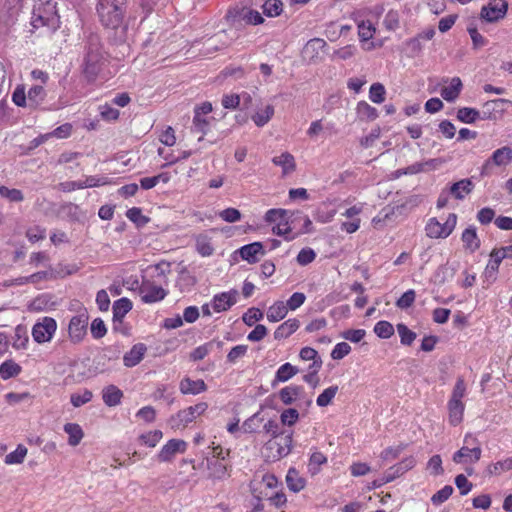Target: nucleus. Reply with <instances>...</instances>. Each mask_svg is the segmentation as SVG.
I'll list each match as a JSON object with an SVG mask.
<instances>
[{
    "instance_id": "6e6552de",
    "label": "nucleus",
    "mask_w": 512,
    "mask_h": 512,
    "mask_svg": "<svg viewBox=\"0 0 512 512\" xmlns=\"http://www.w3.org/2000/svg\"><path fill=\"white\" fill-rule=\"evenodd\" d=\"M89 316L86 311L74 315L68 324V337L73 344H79L87 335Z\"/></svg>"
},
{
    "instance_id": "f03ea898",
    "label": "nucleus",
    "mask_w": 512,
    "mask_h": 512,
    "mask_svg": "<svg viewBox=\"0 0 512 512\" xmlns=\"http://www.w3.org/2000/svg\"><path fill=\"white\" fill-rule=\"evenodd\" d=\"M30 23L34 29L46 27L50 30H56L59 27L56 2L52 0H34Z\"/></svg>"
},
{
    "instance_id": "5701e85b",
    "label": "nucleus",
    "mask_w": 512,
    "mask_h": 512,
    "mask_svg": "<svg viewBox=\"0 0 512 512\" xmlns=\"http://www.w3.org/2000/svg\"><path fill=\"white\" fill-rule=\"evenodd\" d=\"M287 487L293 492H300L305 488L306 480L295 468H290L286 475Z\"/></svg>"
},
{
    "instance_id": "680f3d73",
    "label": "nucleus",
    "mask_w": 512,
    "mask_h": 512,
    "mask_svg": "<svg viewBox=\"0 0 512 512\" xmlns=\"http://www.w3.org/2000/svg\"><path fill=\"white\" fill-rule=\"evenodd\" d=\"M107 333V329L104 321L101 318H96L91 323V334L95 339L104 337Z\"/></svg>"
},
{
    "instance_id": "c9c22d12",
    "label": "nucleus",
    "mask_w": 512,
    "mask_h": 512,
    "mask_svg": "<svg viewBox=\"0 0 512 512\" xmlns=\"http://www.w3.org/2000/svg\"><path fill=\"white\" fill-rule=\"evenodd\" d=\"M132 309V302L128 298H120L113 304L114 320H122L124 316Z\"/></svg>"
},
{
    "instance_id": "2f4dec72",
    "label": "nucleus",
    "mask_w": 512,
    "mask_h": 512,
    "mask_svg": "<svg viewBox=\"0 0 512 512\" xmlns=\"http://www.w3.org/2000/svg\"><path fill=\"white\" fill-rule=\"evenodd\" d=\"M64 431L68 434V444L70 446H77L84 436L81 426L77 423H66Z\"/></svg>"
},
{
    "instance_id": "864d4df0",
    "label": "nucleus",
    "mask_w": 512,
    "mask_h": 512,
    "mask_svg": "<svg viewBox=\"0 0 512 512\" xmlns=\"http://www.w3.org/2000/svg\"><path fill=\"white\" fill-rule=\"evenodd\" d=\"M93 394L90 390H84L82 393H74L70 397L71 404L74 407H80L91 401Z\"/></svg>"
},
{
    "instance_id": "72a5a7b5",
    "label": "nucleus",
    "mask_w": 512,
    "mask_h": 512,
    "mask_svg": "<svg viewBox=\"0 0 512 512\" xmlns=\"http://www.w3.org/2000/svg\"><path fill=\"white\" fill-rule=\"evenodd\" d=\"M448 410H449V422L453 426L460 424L463 420L464 413V404L463 402H448Z\"/></svg>"
},
{
    "instance_id": "09e8293b",
    "label": "nucleus",
    "mask_w": 512,
    "mask_h": 512,
    "mask_svg": "<svg viewBox=\"0 0 512 512\" xmlns=\"http://www.w3.org/2000/svg\"><path fill=\"white\" fill-rule=\"evenodd\" d=\"M397 332L400 336L401 344L410 346L416 339V333L410 330L405 324H397Z\"/></svg>"
},
{
    "instance_id": "6e6d98bb",
    "label": "nucleus",
    "mask_w": 512,
    "mask_h": 512,
    "mask_svg": "<svg viewBox=\"0 0 512 512\" xmlns=\"http://www.w3.org/2000/svg\"><path fill=\"white\" fill-rule=\"evenodd\" d=\"M466 392V385L464 379L459 377L455 383V386L452 391V395L449 401L462 402V398L464 397Z\"/></svg>"
},
{
    "instance_id": "338daca9",
    "label": "nucleus",
    "mask_w": 512,
    "mask_h": 512,
    "mask_svg": "<svg viewBox=\"0 0 512 512\" xmlns=\"http://www.w3.org/2000/svg\"><path fill=\"white\" fill-rule=\"evenodd\" d=\"M306 300V296L302 292H295L293 293L290 298L287 300V303L285 304L287 306L288 310H296L301 305L304 304Z\"/></svg>"
},
{
    "instance_id": "aec40b11",
    "label": "nucleus",
    "mask_w": 512,
    "mask_h": 512,
    "mask_svg": "<svg viewBox=\"0 0 512 512\" xmlns=\"http://www.w3.org/2000/svg\"><path fill=\"white\" fill-rule=\"evenodd\" d=\"M147 348L144 344H135L130 351L125 353L123 363L126 367H134L141 362Z\"/></svg>"
},
{
    "instance_id": "4c0bfd02",
    "label": "nucleus",
    "mask_w": 512,
    "mask_h": 512,
    "mask_svg": "<svg viewBox=\"0 0 512 512\" xmlns=\"http://www.w3.org/2000/svg\"><path fill=\"white\" fill-rule=\"evenodd\" d=\"M21 372V366L15 363L13 360H7L0 365V376L6 380L19 375Z\"/></svg>"
},
{
    "instance_id": "a18cd8bd",
    "label": "nucleus",
    "mask_w": 512,
    "mask_h": 512,
    "mask_svg": "<svg viewBox=\"0 0 512 512\" xmlns=\"http://www.w3.org/2000/svg\"><path fill=\"white\" fill-rule=\"evenodd\" d=\"M358 117L366 120H374L377 118V110L365 101H360L356 108Z\"/></svg>"
},
{
    "instance_id": "5fc2aeb1",
    "label": "nucleus",
    "mask_w": 512,
    "mask_h": 512,
    "mask_svg": "<svg viewBox=\"0 0 512 512\" xmlns=\"http://www.w3.org/2000/svg\"><path fill=\"white\" fill-rule=\"evenodd\" d=\"M453 487L450 485L444 486L442 489H440L438 492H436L432 498L431 501L434 505H440L452 495L453 493Z\"/></svg>"
},
{
    "instance_id": "9b49d317",
    "label": "nucleus",
    "mask_w": 512,
    "mask_h": 512,
    "mask_svg": "<svg viewBox=\"0 0 512 512\" xmlns=\"http://www.w3.org/2000/svg\"><path fill=\"white\" fill-rule=\"evenodd\" d=\"M512 161V148L501 147L493 152L491 157L482 166V174H491L493 166H506Z\"/></svg>"
},
{
    "instance_id": "0e129e2a",
    "label": "nucleus",
    "mask_w": 512,
    "mask_h": 512,
    "mask_svg": "<svg viewBox=\"0 0 512 512\" xmlns=\"http://www.w3.org/2000/svg\"><path fill=\"white\" fill-rule=\"evenodd\" d=\"M375 32L371 22H362L358 25V35L362 41L370 40Z\"/></svg>"
},
{
    "instance_id": "b1692460",
    "label": "nucleus",
    "mask_w": 512,
    "mask_h": 512,
    "mask_svg": "<svg viewBox=\"0 0 512 512\" xmlns=\"http://www.w3.org/2000/svg\"><path fill=\"white\" fill-rule=\"evenodd\" d=\"M462 86L461 79L459 77H454L451 79L449 86L442 88L441 96L446 101L453 102L458 98L462 90Z\"/></svg>"
},
{
    "instance_id": "58836bf2",
    "label": "nucleus",
    "mask_w": 512,
    "mask_h": 512,
    "mask_svg": "<svg viewBox=\"0 0 512 512\" xmlns=\"http://www.w3.org/2000/svg\"><path fill=\"white\" fill-rule=\"evenodd\" d=\"M297 373V367L291 365L290 363H285L278 368L274 382H286Z\"/></svg>"
},
{
    "instance_id": "3c124183",
    "label": "nucleus",
    "mask_w": 512,
    "mask_h": 512,
    "mask_svg": "<svg viewBox=\"0 0 512 512\" xmlns=\"http://www.w3.org/2000/svg\"><path fill=\"white\" fill-rule=\"evenodd\" d=\"M26 455L27 448L23 445H18L16 450L6 455L5 462L7 464H20L24 461Z\"/></svg>"
},
{
    "instance_id": "de8ad7c7",
    "label": "nucleus",
    "mask_w": 512,
    "mask_h": 512,
    "mask_svg": "<svg viewBox=\"0 0 512 512\" xmlns=\"http://www.w3.org/2000/svg\"><path fill=\"white\" fill-rule=\"evenodd\" d=\"M374 333L382 339H388L394 334V327L388 321H379L374 326Z\"/></svg>"
},
{
    "instance_id": "c756f323",
    "label": "nucleus",
    "mask_w": 512,
    "mask_h": 512,
    "mask_svg": "<svg viewBox=\"0 0 512 512\" xmlns=\"http://www.w3.org/2000/svg\"><path fill=\"white\" fill-rule=\"evenodd\" d=\"M326 463H327V457L322 452L315 449L311 453L310 458H309V462L307 465L308 472L312 476H315L320 472L321 466Z\"/></svg>"
},
{
    "instance_id": "052dcab7",
    "label": "nucleus",
    "mask_w": 512,
    "mask_h": 512,
    "mask_svg": "<svg viewBox=\"0 0 512 512\" xmlns=\"http://www.w3.org/2000/svg\"><path fill=\"white\" fill-rule=\"evenodd\" d=\"M316 258V253L311 248H303L297 255V262L301 266H306L313 262Z\"/></svg>"
},
{
    "instance_id": "c85d7f7f",
    "label": "nucleus",
    "mask_w": 512,
    "mask_h": 512,
    "mask_svg": "<svg viewBox=\"0 0 512 512\" xmlns=\"http://www.w3.org/2000/svg\"><path fill=\"white\" fill-rule=\"evenodd\" d=\"M508 254H505L503 251H497V249L492 250L486 269H485V275L487 277H493L495 276L496 272L499 269L500 263L504 258L507 257Z\"/></svg>"
},
{
    "instance_id": "0eeeda50",
    "label": "nucleus",
    "mask_w": 512,
    "mask_h": 512,
    "mask_svg": "<svg viewBox=\"0 0 512 512\" xmlns=\"http://www.w3.org/2000/svg\"><path fill=\"white\" fill-rule=\"evenodd\" d=\"M457 222V215L450 213L445 223H440L436 218H430L425 226L426 236L429 238H446L454 230Z\"/></svg>"
},
{
    "instance_id": "37998d69",
    "label": "nucleus",
    "mask_w": 512,
    "mask_h": 512,
    "mask_svg": "<svg viewBox=\"0 0 512 512\" xmlns=\"http://www.w3.org/2000/svg\"><path fill=\"white\" fill-rule=\"evenodd\" d=\"M262 9L267 17H276L283 11V3L281 0H266L262 5Z\"/></svg>"
},
{
    "instance_id": "1a4fd4ad",
    "label": "nucleus",
    "mask_w": 512,
    "mask_h": 512,
    "mask_svg": "<svg viewBox=\"0 0 512 512\" xmlns=\"http://www.w3.org/2000/svg\"><path fill=\"white\" fill-rule=\"evenodd\" d=\"M292 433H281L278 438L270 439L265 445V450L270 451L267 457L282 458L287 456L292 448Z\"/></svg>"
},
{
    "instance_id": "e2e57ef3",
    "label": "nucleus",
    "mask_w": 512,
    "mask_h": 512,
    "mask_svg": "<svg viewBox=\"0 0 512 512\" xmlns=\"http://www.w3.org/2000/svg\"><path fill=\"white\" fill-rule=\"evenodd\" d=\"M298 418H299V413L294 408H289V409L284 410L280 416L281 423L283 425H288V426L294 425L297 422Z\"/></svg>"
},
{
    "instance_id": "c03bdc74",
    "label": "nucleus",
    "mask_w": 512,
    "mask_h": 512,
    "mask_svg": "<svg viewBox=\"0 0 512 512\" xmlns=\"http://www.w3.org/2000/svg\"><path fill=\"white\" fill-rule=\"evenodd\" d=\"M480 117V112L475 108L463 107L457 111V119L463 123H474Z\"/></svg>"
},
{
    "instance_id": "f704fd0d",
    "label": "nucleus",
    "mask_w": 512,
    "mask_h": 512,
    "mask_svg": "<svg viewBox=\"0 0 512 512\" xmlns=\"http://www.w3.org/2000/svg\"><path fill=\"white\" fill-rule=\"evenodd\" d=\"M302 392L300 386H286L279 391V398L285 405H291Z\"/></svg>"
},
{
    "instance_id": "e433bc0d",
    "label": "nucleus",
    "mask_w": 512,
    "mask_h": 512,
    "mask_svg": "<svg viewBox=\"0 0 512 512\" xmlns=\"http://www.w3.org/2000/svg\"><path fill=\"white\" fill-rule=\"evenodd\" d=\"M300 358L304 361L312 360L313 363L309 366V369H320L322 366V360L318 356V352L311 347H304L300 350Z\"/></svg>"
},
{
    "instance_id": "7ed1b4c3",
    "label": "nucleus",
    "mask_w": 512,
    "mask_h": 512,
    "mask_svg": "<svg viewBox=\"0 0 512 512\" xmlns=\"http://www.w3.org/2000/svg\"><path fill=\"white\" fill-rule=\"evenodd\" d=\"M127 0H98L97 13L103 26L117 29L123 22Z\"/></svg>"
},
{
    "instance_id": "69168bd1",
    "label": "nucleus",
    "mask_w": 512,
    "mask_h": 512,
    "mask_svg": "<svg viewBox=\"0 0 512 512\" xmlns=\"http://www.w3.org/2000/svg\"><path fill=\"white\" fill-rule=\"evenodd\" d=\"M467 31L471 37L474 49H479L487 44V40L478 32L476 27L469 26Z\"/></svg>"
},
{
    "instance_id": "f8f14e48",
    "label": "nucleus",
    "mask_w": 512,
    "mask_h": 512,
    "mask_svg": "<svg viewBox=\"0 0 512 512\" xmlns=\"http://www.w3.org/2000/svg\"><path fill=\"white\" fill-rule=\"evenodd\" d=\"M508 4L505 0H493L481 9V18L487 22H495L504 18Z\"/></svg>"
},
{
    "instance_id": "ddd939ff",
    "label": "nucleus",
    "mask_w": 512,
    "mask_h": 512,
    "mask_svg": "<svg viewBox=\"0 0 512 512\" xmlns=\"http://www.w3.org/2000/svg\"><path fill=\"white\" fill-rule=\"evenodd\" d=\"M139 295L144 303H155L161 301L167 295L165 289L152 283H143L139 288Z\"/></svg>"
},
{
    "instance_id": "20e7f679",
    "label": "nucleus",
    "mask_w": 512,
    "mask_h": 512,
    "mask_svg": "<svg viewBox=\"0 0 512 512\" xmlns=\"http://www.w3.org/2000/svg\"><path fill=\"white\" fill-rule=\"evenodd\" d=\"M46 98V91L40 85L32 86L28 92H25L24 86H17L12 94V100L19 107H28L36 109L43 104Z\"/></svg>"
},
{
    "instance_id": "4d7b16f0",
    "label": "nucleus",
    "mask_w": 512,
    "mask_h": 512,
    "mask_svg": "<svg viewBox=\"0 0 512 512\" xmlns=\"http://www.w3.org/2000/svg\"><path fill=\"white\" fill-rule=\"evenodd\" d=\"M415 297V291L410 289L403 293V295L396 301V306L400 309H407L413 305Z\"/></svg>"
},
{
    "instance_id": "473e14b6",
    "label": "nucleus",
    "mask_w": 512,
    "mask_h": 512,
    "mask_svg": "<svg viewBox=\"0 0 512 512\" xmlns=\"http://www.w3.org/2000/svg\"><path fill=\"white\" fill-rule=\"evenodd\" d=\"M288 313L287 306L283 301H277L269 307L267 311V319L270 322H278L285 318Z\"/></svg>"
},
{
    "instance_id": "603ef678",
    "label": "nucleus",
    "mask_w": 512,
    "mask_h": 512,
    "mask_svg": "<svg viewBox=\"0 0 512 512\" xmlns=\"http://www.w3.org/2000/svg\"><path fill=\"white\" fill-rule=\"evenodd\" d=\"M385 88L381 83H374L369 90L370 100L374 103L380 104L385 100Z\"/></svg>"
},
{
    "instance_id": "7c9ffc66",
    "label": "nucleus",
    "mask_w": 512,
    "mask_h": 512,
    "mask_svg": "<svg viewBox=\"0 0 512 512\" xmlns=\"http://www.w3.org/2000/svg\"><path fill=\"white\" fill-rule=\"evenodd\" d=\"M464 247L470 252H475L480 247V240L474 227H468L462 233L461 237Z\"/></svg>"
},
{
    "instance_id": "39448f33",
    "label": "nucleus",
    "mask_w": 512,
    "mask_h": 512,
    "mask_svg": "<svg viewBox=\"0 0 512 512\" xmlns=\"http://www.w3.org/2000/svg\"><path fill=\"white\" fill-rule=\"evenodd\" d=\"M226 19L235 29H240L243 24L258 25L264 22V18L257 10L243 5H236L229 9Z\"/></svg>"
},
{
    "instance_id": "bb28decb",
    "label": "nucleus",
    "mask_w": 512,
    "mask_h": 512,
    "mask_svg": "<svg viewBox=\"0 0 512 512\" xmlns=\"http://www.w3.org/2000/svg\"><path fill=\"white\" fill-rule=\"evenodd\" d=\"M209 478L222 480L229 477V470L226 464L219 460H207Z\"/></svg>"
},
{
    "instance_id": "393cba45",
    "label": "nucleus",
    "mask_w": 512,
    "mask_h": 512,
    "mask_svg": "<svg viewBox=\"0 0 512 512\" xmlns=\"http://www.w3.org/2000/svg\"><path fill=\"white\" fill-rule=\"evenodd\" d=\"M272 162L274 165L282 168L284 175H287L296 169L294 156L289 152H284L280 156H275L272 159Z\"/></svg>"
},
{
    "instance_id": "8fccbe9b",
    "label": "nucleus",
    "mask_w": 512,
    "mask_h": 512,
    "mask_svg": "<svg viewBox=\"0 0 512 512\" xmlns=\"http://www.w3.org/2000/svg\"><path fill=\"white\" fill-rule=\"evenodd\" d=\"M338 392V386H330L326 388L318 397L316 400V403L320 407H326L328 406L332 399L335 397V395Z\"/></svg>"
},
{
    "instance_id": "4be33fe9",
    "label": "nucleus",
    "mask_w": 512,
    "mask_h": 512,
    "mask_svg": "<svg viewBox=\"0 0 512 512\" xmlns=\"http://www.w3.org/2000/svg\"><path fill=\"white\" fill-rule=\"evenodd\" d=\"M122 397L123 392L115 385H109L102 391V399L104 403L109 407L119 405Z\"/></svg>"
},
{
    "instance_id": "dca6fc26",
    "label": "nucleus",
    "mask_w": 512,
    "mask_h": 512,
    "mask_svg": "<svg viewBox=\"0 0 512 512\" xmlns=\"http://www.w3.org/2000/svg\"><path fill=\"white\" fill-rule=\"evenodd\" d=\"M186 442L179 439H171L165 444L158 454V458L162 462L170 461L176 453H183L186 450Z\"/></svg>"
},
{
    "instance_id": "2eb2a0df",
    "label": "nucleus",
    "mask_w": 512,
    "mask_h": 512,
    "mask_svg": "<svg viewBox=\"0 0 512 512\" xmlns=\"http://www.w3.org/2000/svg\"><path fill=\"white\" fill-rule=\"evenodd\" d=\"M240 257L250 264H255L259 261V255L265 254L263 244L261 242H253L242 246L238 249Z\"/></svg>"
},
{
    "instance_id": "13d9d810",
    "label": "nucleus",
    "mask_w": 512,
    "mask_h": 512,
    "mask_svg": "<svg viewBox=\"0 0 512 512\" xmlns=\"http://www.w3.org/2000/svg\"><path fill=\"white\" fill-rule=\"evenodd\" d=\"M263 312L258 308H250L244 315H243V322L248 325L252 326L257 321H260L263 318Z\"/></svg>"
},
{
    "instance_id": "79ce46f5",
    "label": "nucleus",
    "mask_w": 512,
    "mask_h": 512,
    "mask_svg": "<svg viewBox=\"0 0 512 512\" xmlns=\"http://www.w3.org/2000/svg\"><path fill=\"white\" fill-rule=\"evenodd\" d=\"M0 196L12 203H19L24 200V195L21 190L9 188L4 185H0Z\"/></svg>"
},
{
    "instance_id": "f3484780",
    "label": "nucleus",
    "mask_w": 512,
    "mask_h": 512,
    "mask_svg": "<svg viewBox=\"0 0 512 512\" xmlns=\"http://www.w3.org/2000/svg\"><path fill=\"white\" fill-rule=\"evenodd\" d=\"M231 41L232 39H228L226 31H221L205 40L203 43L204 53L210 54L223 47H227L230 45Z\"/></svg>"
},
{
    "instance_id": "a19ab883",
    "label": "nucleus",
    "mask_w": 512,
    "mask_h": 512,
    "mask_svg": "<svg viewBox=\"0 0 512 512\" xmlns=\"http://www.w3.org/2000/svg\"><path fill=\"white\" fill-rule=\"evenodd\" d=\"M273 115L274 107L272 105H266L263 110L257 111L252 116V120L258 127H262L269 122Z\"/></svg>"
},
{
    "instance_id": "cd10ccee",
    "label": "nucleus",
    "mask_w": 512,
    "mask_h": 512,
    "mask_svg": "<svg viewBox=\"0 0 512 512\" xmlns=\"http://www.w3.org/2000/svg\"><path fill=\"white\" fill-rule=\"evenodd\" d=\"M474 184L470 179H462L450 187V193L458 200H462L473 190Z\"/></svg>"
},
{
    "instance_id": "49530a36",
    "label": "nucleus",
    "mask_w": 512,
    "mask_h": 512,
    "mask_svg": "<svg viewBox=\"0 0 512 512\" xmlns=\"http://www.w3.org/2000/svg\"><path fill=\"white\" fill-rule=\"evenodd\" d=\"M416 461L413 457H408L401 461L399 464L391 467L387 472H390V475H395L396 477H399L400 475L404 474L406 471L410 470L414 467Z\"/></svg>"
},
{
    "instance_id": "9d476101",
    "label": "nucleus",
    "mask_w": 512,
    "mask_h": 512,
    "mask_svg": "<svg viewBox=\"0 0 512 512\" xmlns=\"http://www.w3.org/2000/svg\"><path fill=\"white\" fill-rule=\"evenodd\" d=\"M57 329L55 319L51 317H44L34 324L32 329L33 339L37 343L49 342Z\"/></svg>"
},
{
    "instance_id": "bf43d9fd",
    "label": "nucleus",
    "mask_w": 512,
    "mask_h": 512,
    "mask_svg": "<svg viewBox=\"0 0 512 512\" xmlns=\"http://www.w3.org/2000/svg\"><path fill=\"white\" fill-rule=\"evenodd\" d=\"M126 216L130 221L137 223L138 225H144L149 221V219L142 214L141 209L137 207L128 209Z\"/></svg>"
},
{
    "instance_id": "a211bd4d",
    "label": "nucleus",
    "mask_w": 512,
    "mask_h": 512,
    "mask_svg": "<svg viewBox=\"0 0 512 512\" xmlns=\"http://www.w3.org/2000/svg\"><path fill=\"white\" fill-rule=\"evenodd\" d=\"M326 42L320 38L309 40L303 48V57L310 62H316L320 57V51L324 49Z\"/></svg>"
},
{
    "instance_id": "423d86ee",
    "label": "nucleus",
    "mask_w": 512,
    "mask_h": 512,
    "mask_svg": "<svg viewBox=\"0 0 512 512\" xmlns=\"http://www.w3.org/2000/svg\"><path fill=\"white\" fill-rule=\"evenodd\" d=\"M466 446L461 447L453 455V461L457 464L476 463L480 460L482 449L476 437L467 435L464 439Z\"/></svg>"
},
{
    "instance_id": "f257e3e1",
    "label": "nucleus",
    "mask_w": 512,
    "mask_h": 512,
    "mask_svg": "<svg viewBox=\"0 0 512 512\" xmlns=\"http://www.w3.org/2000/svg\"><path fill=\"white\" fill-rule=\"evenodd\" d=\"M108 63V58L102 50L99 37H89L85 47L81 69L87 81H94Z\"/></svg>"
},
{
    "instance_id": "6ab92c4d",
    "label": "nucleus",
    "mask_w": 512,
    "mask_h": 512,
    "mask_svg": "<svg viewBox=\"0 0 512 512\" xmlns=\"http://www.w3.org/2000/svg\"><path fill=\"white\" fill-rule=\"evenodd\" d=\"M179 389L182 394L197 395L207 390V385L201 379L192 380L189 377H185L181 380Z\"/></svg>"
},
{
    "instance_id": "ea45409f",
    "label": "nucleus",
    "mask_w": 512,
    "mask_h": 512,
    "mask_svg": "<svg viewBox=\"0 0 512 512\" xmlns=\"http://www.w3.org/2000/svg\"><path fill=\"white\" fill-rule=\"evenodd\" d=\"M209 120L203 118V115L199 116V113L194 114L193 125L191 127V131L195 134H201L198 138L199 141L203 139V136L209 129Z\"/></svg>"
},
{
    "instance_id": "a878e982",
    "label": "nucleus",
    "mask_w": 512,
    "mask_h": 512,
    "mask_svg": "<svg viewBox=\"0 0 512 512\" xmlns=\"http://www.w3.org/2000/svg\"><path fill=\"white\" fill-rule=\"evenodd\" d=\"M300 326L299 320L292 318L283 322L274 332V338L277 340L285 339L293 334Z\"/></svg>"
},
{
    "instance_id": "412c9836",
    "label": "nucleus",
    "mask_w": 512,
    "mask_h": 512,
    "mask_svg": "<svg viewBox=\"0 0 512 512\" xmlns=\"http://www.w3.org/2000/svg\"><path fill=\"white\" fill-rule=\"evenodd\" d=\"M197 417L192 411L191 407L180 410L176 415L171 416L169 424L172 428H181L187 426L189 423L194 421Z\"/></svg>"
},
{
    "instance_id": "774afa93",
    "label": "nucleus",
    "mask_w": 512,
    "mask_h": 512,
    "mask_svg": "<svg viewBox=\"0 0 512 512\" xmlns=\"http://www.w3.org/2000/svg\"><path fill=\"white\" fill-rule=\"evenodd\" d=\"M351 351V347L348 343L346 342H340L338 344L335 345V347L333 348L332 352H331V357L334 359V360H340L342 358H344L346 355H348Z\"/></svg>"
},
{
    "instance_id": "4468645a",
    "label": "nucleus",
    "mask_w": 512,
    "mask_h": 512,
    "mask_svg": "<svg viewBox=\"0 0 512 512\" xmlns=\"http://www.w3.org/2000/svg\"><path fill=\"white\" fill-rule=\"evenodd\" d=\"M238 291L230 290L214 296L212 300V307L216 312L227 311L237 301Z\"/></svg>"
}]
</instances>
